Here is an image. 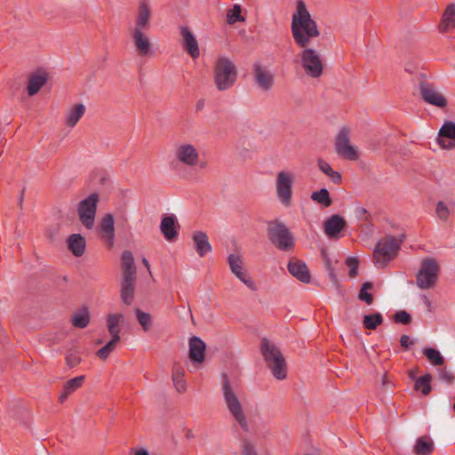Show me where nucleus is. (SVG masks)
Listing matches in <instances>:
<instances>
[{"label": "nucleus", "mask_w": 455, "mask_h": 455, "mask_svg": "<svg viewBox=\"0 0 455 455\" xmlns=\"http://www.w3.org/2000/svg\"><path fill=\"white\" fill-rule=\"evenodd\" d=\"M291 28L294 42L299 47L308 46L311 39L320 35L316 22L311 18L302 0L297 3V13L292 15Z\"/></svg>", "instance_id": "1"}, {"label": "nucleus", "mask_w": 455, "mask_h": 455, "mask_svg": "<svg viewBox=\"0 0 455 455\" xmlns=\"http://www.w3.org/2000/svg\"><path fill=\"white\" fill-rule=\"evenodd\" d=\"M260 352L273 376L283 380L287 377V364L280 349L267 338L260 342Z\"/></svg>", "instance_id": "2"}, {"label": "nucleus", "mask_w": 455, "mask_h": 455, "mask_svg": "<svg viewBox=\"0 0 455 455\" xmlns=\"http://www.w3.org/2000/svg\"><path fill=\"white\" fill-rule=\"evenodd\" d=\"M267 235L270 243L279 251H293L295 237L283 222L278 220L267 222Z\"/></svg>", "instance_id": "3"}, {"label": "nucleus", "mask_w": 455, "mask_h": 455, "mask_svg": "<svg viewBox=\"0 0 455 455\" xmlns=\"http://www.w3.org/2000/svg\"><path fill=\"white\" fill-rule=\"evenodd\" d=\"M214 83L219 91L231 88L237 80L235 65L227 57H219L214 66Z\"/></svg>", "instance_id": "4"}, {"label": "nucleus", "mask_w": 455, "mask_h": 455, "mask_svg": "<svg viewBox=\"0 0 455 455\" xmlns=\"http://www.w3.org/2000/svg\"><path fill=\"white\" fill-rule=\"evenodd\" d=\"M440 272L441 267L435 259H423L416 275L417 286L421 290L434 288L439 279Z\"/></svg>", "instance_id": "5"}, {"label": "nucleus", "mask_w": 455, "mask_h": 455, "mask_svg": "<svg viewBox=\"0 0 455 455\" xmlns=\"http://www.w3.org/2000/svg\"><path fill=\"white\" fill-rule=\"evenodd\" d=\"M403 238L404 235H402L400 238L387 235L383 240L379 241L373 251V258L377 262H382L383 265L392 260L401 249Z\"/></svg>", "instance_id": "6"}, {"label": "nucleus", "mask_w": 455, "mask_h": 455, "mask_svg": "<svg viewBox=\"0 0 455 455\" xmlns=\"http://www.w3.org/2000/svg\"><path fill=\"white\" fill-rule=\"evenodd\" d=\"M223 379L224 398L227 406L232 416L236 419V421L240 425V427L244 431H248V424L246 418L243 414L241 403L239 402L237 395L232 390L228 378L226 374L223 375Z\"/></svg>", "instance_id": "7"}, {"label": "nucleus", "mask_w": 455, "mask_h": 455, "mask_svg": "<svg viewBox=\"0 0 455 455\" xmlns=\"http://www.w3.org/2000/svg\"><path fill=\"white\" fill-rule=\"evenodd\" d=\"M100 196L98 193H92L80 201L77 207V213L81 223L88 229L92 228L95 220Z\"/></svg>", "instance_id": "8"}, {"label": "nucleus", "mask_w": 455, "mask_h": 455, "mask_svg": "<svg viewBox=\"0 0 455 455\" xmlns=\"http://www.w3.org/2000/svg\"><path fill=\"white\" fill-rule=\"evenodd\" d=\"M349 128L342 127L335 139V151L343 159L355 161L359 158V153L355 147L350 144Z\"/></svg>", "instance_id": "9"}, {"label": "nucleus", "mask_w": 455, "mask_h": 455, "mask_svg": "<svg viewBox=\"0 0 455 455\" xmlns=\"http://www.w3.org/2000/svg\"><path fill=\"white\" fill-rule=\"evenodd\" d=\"M304 50L300 53L301 65L309 76L317 78L322 76L323 65L320 56L311 48L302 47Z\"/></svg>", "instance_id": "10"}, {"label": "nucleus", "mask_w": 455, "mask_h": 455, "mask_svg": "<svg viewBox=\"0 0 455 455\" xmlns=\"http://www.w3.org/2000/svg\"><path fill=\"white\" fill-rule=\"evenodd\" d=\"M252 74L257 86L265 92L271 90L275 84V75L261 62L252 64Z\"/></svg>", "instance_id": "11"}, {"label": "nucleus", "mask_w": 455, "mask_h": 455, "mask_svg": "<svg viewBox=\"0 0 455 455\" xmlns=\"http://www.w3.org/2000/svg\"><path fill=\"white\" fill-rule=\"evenodd\" d=\"M293 177L286 172H280L276 177V193L282 204L289 205L292 196Z\"/></svg>", "instance_id": "12"}, {"label": "nucleus", "mask_w": 455, "mask_h": 455, "mask_svg": "<svg viewBox=\"0 0 455 455\" xmlns=\"http://www.w3.org/2000/svg\"><path fill=\"white\" fill-rule=\"evenodd\" d=\"M419 92L423 100L430 105L440 108H443L448 105L447 99L429 83L420 82Z\"/></svg>", "instance_id": "13"}, {"label": "nucleus", "mask_w": 455, "mask_h": 455, "mask_svg": "<svg viewBox=\"0 0 455 455\" xmlns=\"http://www.w3.org/2000/svg\"><path fill=\"white\" fill-rule=\"evenodd\" d=\"M228 260L231 272L250 290L256 291L257 285L243 267V262L242 258L239 255L232 253L228 256Z\"/></svg>", "instance_id": "14"}, {"label": "nucleus", "mask_w": 455, "mask_h": 455, "mask_svg": "<svg viewBox=\"0 0 455 455\" xmlns=\"http://www.w3.org/2000/svg\"><path fill=\"white\" fill-rule=\"evenodd\" d=\"M180 228V226L174 214H163L160 230L167 241H175L178 238Z\"/></svg>", "instance_id": "15"}, {"label": "nucleus", "mask_w": 455, "mask_h": 455, "mask_svg": "<svg viewBox=\"0 0 455 455\" xmlns=\"http://www.w3.org/2000/svg\"><path fill=\"white\" fill-rule=\"evenodd\" d=\"M437 142L442 148H455V123L446 121L439 130Z\"/></svg>", "instance_id": "16"}, {"label": "nucleus", "mask_w": 455, "mask_h": 455, "mask_svg": "<svg viewBox=\"0 0 455 455\" xmlns=\"http://www.w3.org/2000/svg\"><path fill=\"white\" fill-rule=\"evenodd\" d=\"M287 269L290 274L304 283L311 282V275L307 264L298 259H292L287 265Z\"/></svg>", "instance_id": "17"}, {"label": "nucleus", "mask_w": 455, "mask_h": 455, "mask_svg": "<svg viewBox=\"0 0 455 455\" xmlns=\"http://www.w3.org/2000/svg\"><path fill=\"white\" fill-rule=\"evenodd\" d=\"M115 221L111 213L106 214L100 220L99 229L100 235L104 240L108 248L114 244L115 238Z\"/></svg>", "instance_id": "18"}, {"label": "nucleus", "mask_w": 455, "mask_h": 455, "mask_svg": "<svg viewBox=\"0 0 455 455\" xmlns=\"http://www.w3.org/2000/svg\"><path fill=\"white\" fill-rule=\"evenodd\" d=\"M347 227V221L339 214L331 215L323 222L324 233L330 238H337Z\"/></svg>", "instance_id": "19"}, {"label": "nucleus", "mask_w": 455, "mask_h": 455, "mask_svg": "<svg viewBox=\"0 0 455 455\" xmlns=\"http://www.w3.org/2000/svg\"><path fill=\"white\" fill-rule=\"evenodd\" d=\"M176 157L180 162L188 166H194L198 161V152L193 145L183 144L177 148Z\"/></svg>", "instance_id": "20"}, {"label": "nucleus", "mask_w": 455, "mask_h": 455, "mask_svg": "<svg viewBox=\"0 0 455 455\" xmlns=\"http://www.w3.org/2000/svg\"><path fill=\"white\" fill-rule=\"evenodd\" d=\"M182 36V45L184 50L193 58L196 59L200 55L198 43L188 27L182 26L180 28Z\"/></svg>", "instance_id": "21"}, {"label": "nucleus", "mask_w": 455, "mask_h": 455, "mask_svg": "<svg viewBox=\"0 0 455 455\" xmlns=\"http://www.w3.org/2000/svg\"><path fill=\"white\" fill-rule=\"evenodd\" d=\"M206 344L198 337L189 339V359L192 363H202L205 360Z\"/></svg>", "instance_id": "22"}, {"label": "nucleus", "mask_w": 455, "mask_h": 455, "mask_svg": "<svg viewBox=\"0 0 455 455\" xmlns=\"http://www.w3.org/2000/svg\"><path fill=\"white\" fill-rule=\"evenodd\" d=\"M132 40L139 56L146 57L151 52V43L148 36L144 35L142 29H134Z\"/></svg>", "instance_id": "23"}, {"label": "nucleus", "mask_w": 455, "mask_h": 455, "mask_svg": "<svg viewBox=\"0 0 455 455\" xmlns=\"http://www.w3.org/2000/svg\"><path fill=\"white\" fill-rule=\"evenodd\" d=\"M49 79V76L46 72H35L29 76L28 83L27 86V92L28 96H34L44 87Z\"/></svg>", "instance_id": "24"}, {"label": "nucleus", "mask_w": 455, "mask_h": 455, "mask_svg": "<svg viewBox=\"0 0 455 455\" xmlns=\"http://www.w3.org/2000/svg\"><path fill=\"white\" fill-rule=\"evenodd\" d=\"M136 277H122L120 296L124 304L129 306L133 302Z\"/></svg>", "instance_id": "25"}, {"label": "nucleus", "mask_w": 455, "mask_h": 455, "mask_svg": "<svg viewBox=\"0 0 455 455\" xmlns=\"http://www.w3.org/2000/svg\"><path fill=\"white\" fill-rule=\"evenodd\" d=\"M85 379V376L80 375L66 381L62 387V392L59 395L58 402L63 403L67 401L68 396L80 388Z\"/></svg>", "instance_id": "26"}, {"label": "nucleus", "mask_w": 455, "mask_h": 455, "mask_svg": "<svg viewBox=\"0 0 455 455\" xmlns=\"http://www.w3.org/2000/svg\"><path fill=\"white\" fill-rule=\"evenodd\" d=\"M192 238L196 251L200 257H204L207 253L212 251V245L209 243V238L206 233L203 231H196L194 232Z\"/></svg>", "instance_id": "27"}, {"label": "nucleus", "mask_w": 455, "mask_h": 455, "mask_svg": "<svg viewBox=\"0 0 455 455\" xmlns=\"http://www.w3.org/2000/svg\"><path fill=\"white\" fill-rule=\"evenodd\" d=\"M438 28L442 33H445L455 28V4H450L446 7Z\"/></svg>", "instance_id": "28"}, {"label": "nucleus", "mask_w": 455, "mask_h": 455, "mask_svg": "<svg viewBox=\"0 0 455 455\" xmlns=\"http://www.w3.org/2000/svg\"><path fill=\"white\" fill-rule=\"evenodd\" d=\"M150 17L151 10L149 4L146 1L140 2L134 29L147 28L149 26Z\"/></svg>", "instance_id": "29"}, {"label": "nucleus", "mask_w": 455, "mask_h": 455, "mask_svg": "<svg viewBox=\"0 0 455 455\" xmlns=\"http://www.w3.org/2000/svg\"><path fill=\"white\" fill-rule=\"evenodd\" d=\"M68 248L76 257H81L85 251L86 241L80 234H72L68 238Z\"/></svg>", "instance_id": "30"}, {"label": "nucleus", "mask_w": 455, "mask_h": 455, "mask_svg": "<svg viewBox=\"0 0 455 455\" xmlns=\"http://www.w3.org/2000/svg\"><path fill=\"white\" fill-rule=\"evenodd\" d=\"M121 264L123 269L122 277H136V267L132 251H124L122 253Z\"/></svg>", "instance_id": "31"}, {"label": "nucleus", "mask_w": 455, "mask_h": 455, "mask_svg": "<svg viewBox=\"0 0 455 455\" xmlns=\"http://www.w3.org/2000/svg\"><path fill=\"white\" fill-rule=\"evenodd\" d=\"M435 450L433 440L428 435L417 438L413 447V452L416 455H430Z\"/></svg>", "instance_id": "32"}, {"label": "nucleus", "mask_w": 455, "mask_h": 455, "mask_svg": "<svg viewBox=\"0 0 455 455\" xmlns=\"http://www.w3.org/2000/svg\"><path fill=\"white\" fill-rule=\"evenodd\" d=\"M172 377L176 390L180 394L184 393L187 389L185 370L179 363L173 364Z\"/></svg>", "instance_id": "33"}, {"label": "nucleus", "mask_w": 455, "mask_h": 455, "mask_svg": "<svg viewBox=\"0 0 455 455\" xmlns=\"http://www.w3.org/2000/svg\"><path fill=\"white\" fill-rule=\"evenodd\" d=\"M124 320L123 314H110L107 317L108 330L111 335V339L116 338V340H120V328L119 323Z\"/></svg>", "instance_id": "34"}, {"label": "nucleus", "mask_w": 455, "mask_h": 455, "mask_svg": "<svg viewBox=\"0 0 455 455\" xmlns=\"http://www.w3.org/2000/svg\"><path fill=\"white\" fill-rule=\"evenodd\" d=\"M85 113V107L82 103L76 104L68 113L66 124L68 127H74Z\"/></svg>", "instance_id": "35"}, {"label": "nucleus", "mask_w": 455, "mask_h": 455, "mask_svg": "<svg viewBox=\"0 0 455 455\" xmlns=\"http://www.w3.org/2000/svg\"><path fill=\"white\" fill-rule=\"evenodd\" d=\"M431 380L432 375L430 373L420 376L415 380L414 389L420 391L423 395H428L432 391Z\"/></svg>", "instance_id": "36"}, {"label": "nucleus", "mask_w": 455, "mask_h": 455, "mask_svg": "<svg viewBox=\"0 0 455 455\" xmlns=\"http://www.w3.org/2000/svg\"><path fill=\"white\" fill-rule=\"evenodd\" d=\"M317 165L321 172L330 177L331 180L334 184H340L342 180L341 174L336 171H333L331 165L322 158L317 160Z\"/></svg>", "instance_id": "37"}, {"label": "nucleus", "mask_w": 455, "mask_h": 455, "mask_svg": "<svg viewBox=\"0 0 455 455\" xmlns=\"http://www.w3.org/2000/svg\"><path fill=\"white\" fill-rule=\"evenodd\" d=\"M90 313L87 307H84L79 312L76 313L71 319L73 326L84 329L90 323Z\"/></svg>", "instance_id": "38"}, {"label": "nucleus", "mask_w": 455, "mask_h": 455, "mask_svg": "<svg viewBox=\"0 0 455 455\" xmlns=\"http://www.w3.org/2000/svg\"><path fill=\"white\" fill-rule=\"evenodd\" d=\"M383 323V316L380 313L376 312L370 315H365L363 319V327L366 330H376L379 325Z\"/></svg>", "instance_id": "39"}, {"label": "nucleus", "mask_w": 455, "mask_h": 455, "mask_svg": "<svg viewBox=\"0 0 455 455\" xmlns=\"http://www.w3.org/2000/svg\"><path fill=\"white\" fill-rule=\"evenodd\" d=\"M423 354L434 366H442L444 364V358L437 349L426 347L423 350Z\"/></svg>", "instance_id": "40"}, {"label": "nucleus", "mask_w": 455, "mask_h": 455, "mask_svg": "<svg viewBox=\"0 0 455 455\" xmlns=\"http://www.w3.org/2000/svg\"><path fill=\"white\" fill-rule=\"evenodd\" d=\"M311 199L324 207H329L332 204L330 193L326 188H321L313 192L311 195Z\"/></svg>", "instance_id": "41"}, {"label": "nucleus", "mask_w": 455, "mask_h": 455, "mask_svg": "<svg viewBox=\"0 0 455 455\" xmlns=\"http://www.w3.org/2000/svg\"><path fill=\"white\" fill-rule=\"evenodd\" d=\"M373 288V283L371 282H365L362 284L359 293L358 299L365 302L367 305H371L374 300V297L371 293L368 292V291Z\"/></svg>", "instance_id": "42"}, {"label": "nucleus", "mask_w": 455, "mask_h": 455, "mask_svg": "<svg viewBox=\"0 0 455 455\" xmlns=\"http://www.w3.org/2000/svg\"><path fill=\"white\" fill-rule=\"evenodd\" d=\"M137 320L144 331L150 330L152 326V316L149 313H146L140 308L135 309Z\"/></svg>", "instance_id": "43"}, {"label": "nucleus", "mask_w": 455, "mask_h": 455, "mask_svg": "<svg viewBox=\"0 0 455 455\" xmlns=\"http://www.w3.org/2000/svg\"><path fill=\"white\" fill-rule=\"evenodd\" d=\"M244 18L242 16V7L240 4H235L227 12V22L233 25L239 21H243Z\"/></svg>", "instance_id": "44"}, {"label": "nucleus", "mask_w": 455, "mask_h": 455, "mask_svg": "<svg viewBox=\"0 0 455 455\" xmlns=\"http://www.w3.org/2000/svg\"><path fill=\"white\" fill-rule=\"evenodd\" d=\"M116 338L111 339L104 347L97 351V356L101 360H106L109 354L116 348L117 343Z\"/></svg>", "instance_id": "45"}, {"label": "nucleus", "mask_w": 455, "mask_h": 455, "mask_svg": "<svg viewBox=\"0 0 455 455\" xmlns=\"http://www.w3.org/2000/svg\"><path fill=\"white\" fill-rule=\"evenodd\" d=\"M435 213L439 220H441L442 221H447L451 214V212L444 202L439 201L436 204Z\"/></svg>", "instance_id": "46"}, {"label": "nucleus", "mask_w": 455, "mask_h": 455, "mask_svg": "<svg viewBox=\"0 0 455 455\" xmlns=\"http://www.w3.org/2000/svg\"><path fill=\"white\" fill-rule=\"evenodd\" d=\"M393 318L395 323H402L404 325L410 324L412 321L411 315L405 310L395 312Z\"/></svg>", "instance_id": "47"}, {"label": "nucleus", "mask_w": 455, "mask_h": 455, "mask_svg": "<svg viewBox=\"0 0 455 455\" xmlns=\"http://www.w3.org/2000/svg\"><path fill=\"white\" fill-rule=\"evenodd\" d=\"M346 265L349 267L348 275L352 278L358 275L359 259L355 257L346 259Z\"/></svg>", "instance_id": "48"}, {"label": "nucleus", "mask_w": 455, "mask_h": 455, "mask_svg": "<svg viewBox=\"0 0 455 455\" xmlns=\"http://www.w3.org/2000/svg\"><path fill=\"white\" fill-rule=\"evenodd\" d=\"M323 257L325 267H326V269L328 270V273H329L330 279L333 283H338V277H337V275L335 274L334 267L332 266V262L328 258V256H327V254H326V252L324 251H323Z\"/></svg>", "instance_id": "49"}, {"label": "nucleus", "mask_w": 455, "mask_h": 455, "mask_svg": "<svg viewBox=\"0 0 455 455\" xmlns=\"http://www.w3.org/2000/svg\"><path fill=\"white\" fill-rule=\"evenodd\" d=\"M355 212L357 219L361 220H365L369 227H372L371 216L365 208L357 207Z\"/></svg>", "instance_id": "50"}, {"label": "nucleus", "mask_w": 455, "mask_h": 455, "mask_svg": "<svg viewBox=\"0 0 455 455\" xmlns=\"http://www.w3.org/2000/svg\"><path fill=\"white\" fill-rule=\"evenodd\" d=\"M65 361L69 368H75L81 363V357L76 353H68L65 356Z\"/></svg>", "instance_id": "51"}, {"label": "nucleus", "mask_w": 455, "mask_h": 455, "mask_svg": "<svg viewBox=\"0 0 455 455\" xmlns=\"http://www.w3.org/2000/svg\"><path fill=\"white\" fill-rule=\"evenodd\" d=\"M440 378L450 385L453 384L455 380V376L453 375V373L447 370H443L441 372Z\"/></svg>", "instance_id": "52"}, {"label": "nucleus", "mask_w": 455, "mask_h": 455, "mask_svg": "<svg viewBox=\"0 0 455 455\" xmlns=\"http://www.w3.org/2000/svg\"><path fill=\"white\" fill-rule=\"evenodd\" d=\"M243 455H258L253 445L248 442H245L243 445Z\"/></svg>", "instance_id": "53"}, {"label": "nucleus", "mask_w": 455, "mask_h": 455, "mask_svg": "<svg viewBox=\"0 0 455 455\" xmlns=\"http://www.w3.org/2000/svg\"><path fill=\"white\" fill-rule=\"evenodd\" d=\"M400 344L404 349H408L410 345L414 344V341L411 340V339L408 335L403 334L400 338Z\"/></svg>", "instance_id": "54"}, {"label": "nucleus", "mask_w": 455, "mask_h": 455, "mask_svg": "<svg viewBox=\"0 0 455 455\" xmlns=\"http://www.w3.org/2000/svg\"><path fill=\"white\" fill-rule=\"evenodd\" d=\"M204 108V100L201 99L196 102V111L199 112Z\"/></svg>", "instance_id": "55"}, {"label": "nucleus", "mask_w": 455, "mask_h": 455, "mask_svg": "<svg viewBox=\"0 0 455 455\" xmlns=\"http://www.w3.org/2000/svg\"><path fill=\"white\" fill-rule=\"evenodd\" d=\"M135 455H149V452L145 449L136 451Z\"/></svg>", "instance_id": "56"}, {"label": "nucleus", "mask_w": 455, "mask_h": 455, "mask_svg": "<svg viewBox=\"0 0 455 455\" xmlns=\"http://www.w3.org/2000/svg\"><path fill=\"white\" fill-rule=\"evenodd\" d=\"M24 193H25V188H22L20 196V206H21L22 202H23Z\"/></svg>", "instance_id": "57"}, {"label": "nucleus", "mask_w": 455, "mask_h": 455, "mask_svg": "<svg viewBox=\"0 0 455 455\" xmlns=\"http://www.w3.org/2000/svg\"><path fill=\"white\" fill-rule=\"evenodd\" d=\"M142 263L149 270V262H148V260L147 259L143 258Z\"/></svg>", "instance_id": "58"}, {"label": "nucleus", "mask_w": 455, "mask_h": 455, "mask_svg": "<svg viewBox=\"0 0 455 455\" xmlns=\"http://www.w3.org/2000/svg\"><path fill=\"white\" fill-rule=\"evenodd\" d=\"M423 299H424V302H425V304H427L428 307H430L431 302L429 301V299H427V296H423Z\"/></svg>", "instance_id": "59"}, {"label": "nucleus", "mask_w": 455, "mask_h": 455, "mask_svg": "<svg viewBox=\"0 0 455 455\" xmlns=\"http://www.w3.org/2000/svg\"><path fill=\"white\" fill-rule=\"evenodd\" d=\"M409 377L411 379H414L415 378V371H409Z\"/></svg>", "instance_id": "60"}]
</instances>
